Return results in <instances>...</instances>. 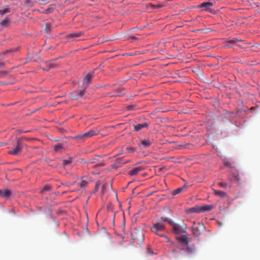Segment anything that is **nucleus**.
<instances>
[{"label": "nucleus", "mask_w": 260, "mask_h": 260, "mask_svg": "<svg viewBox=\"0 0 260 260\" xmlns=\"http://www.w3.org/2000/svg\"><path fill=\"white\" fill-rule=\"evenodd\" d=\"M215 206L213 205H203L202 206H196L194 207L189 208L186 210L188 213H201L212 210Z\"/></svg>", "instance_id": "obj_1"}, {"label": "nucleus", "mask_w": 260, "mask_h": 260, "mask_svg": "<svg viewBox=\"0 0 260 260\" xmlns=\"http://www.w3.org/2000/svg\"><path fill=\"white\" fill-rule=\"evenodd\" d=\"M151 230L152 232L161 237H164L167 239L168 242H170V239L167 236L163 234H159V232H161L165 230V225L164 224L160 223H156L151 228Z\"/></svg>", "instance_id": "obj_2"}, {"label": "nucleus", "mask_w": 260, "mask_h": 260, "mask_svg": "<svg viewBox=\"0 0 260 260\" xmlns=\"http://www.w3.org/2000/svg\"><path fill=\"white\" fill-rule=\"evenodd\" d=\"M132 237L134 240H137L138 242L141 243L143 241L144 235L142 230L137 228L134 229L132 232Z\"/></svg>", "instance_id": "obj_3"}, {"label": "nucleus", "mask_w": 260, "mask_h": 260, "mask_svg": "<svg viewBox=\"0 0 260 260\" xmlns=\"http://www.w3.org/2000/svg\"><path fill=\"white\" fill-rule=\"evenodd\" d=\"M99 134V132L98 131L94 130H90L89 131L85 133L84 134L81 135H78V136L74 137L75 139H81L82 140H84L86 139H88L93 136Z\"/></svg>", "instance_id": "obj_4"}, {"label": "nucleus", "mask_w": 260, "mask_h": 260, "mask_svg": "<svg viewBox=\"0 0 260 260\" xmlns=\"http://www.w3.org/2000/svg\"><path fill=\"white\" fill-rule=\"evenodd\" d=\"M22 146V142L19 140H17L16 145L14 148H12V149L9 151V154L11 155H18L21 152Z\"/></svg>", "instance_id": "obj_5"}, {"label": "nucleus", "mask_w": 260, "mask_h": 260, "mask_svg": "<svg viewBox=\"0 0 260 260\" xmlns=\"http://www.w3.org/2000/svg\"><path fill=\"white\" fill-rule=\"evenodd\" d=\"M214 5V3L210 2H204L201 3L200 5L197 6V8H201L203 11H211V8Z\"/></svg>", "instance_id": "obj_6"}, {"label": "nucleus", "mask_w": 260, "mask_h": 260, "mask_svg": "<svg viewBox=\"0 0 260 260\" xmlns=\"http://www.w3.org/2000/svg\"><path fill=\"white\" fill-rule=\"evenodd\" d=\"M93 72L88 73L83 79V85L86 88L91 82Z\"/></svg>", "instance_id": "obj_7"}, {"label": "nucleus", "mask_w": 260, "mask_h": 260, "mask_svg": "<svg viewBox=\"0 0 260 260\" xmlns=\"http://www.w3.org/2000/svg\"><path fill=\"white\" fill-rule=\"evenodd\" d=\"M228 180L232 183H235L236 182H237L239 184L242 182L239 175H236L234 173H232L229 176Z\"/></svg>", "instance_id": "obj_8"}, {"label": "nucleus", "mask_w": 260, "mask_h": 260, "mask_svg": "<svg viewBox=\"0 0 260 260\" xmlns=\"http://www.w3.org/2000/svg\"><path fill=\"white\" fill-rule=\"evenodd\" d=\"M85 93V89L82 90H76L70 93V97L73 100L77 99L82 97Z\"/></svg>", "instance_id": "obj_9"}, {"label": "nucleus", "mask_w": 260, "mask_h": 260, "mask_svg": "<svg viewBox=\"0 0 260 260\" xmlns=\"http://www.w3.org/2000/svg\"><path fill=\"white\" fill-rule=\"evenodd\" d=\"M199 226L192 228V234L194 236L199 237L201 233V229H204V225L202 223H198Z\"/></svg>", "instance_id": "obj_10"}, {"label": "nucleus", "mask_w": 260, "mask_h": 260, "mask_svg": "<svg viewBox=\"0 0 260 260\" xmlns=\"http://www.w3.org/2000/svg\"><path fill=\"white\" fill-rule=\"evenodd\" d=\"M171 225H172L173 231L175 233L179 234H180L181 232L185 233V231L184 230H183L181 229V226L178 224L175 223L172 221V224Z\"/></svg>", "instance_id": "obj_11"}, {"label": "nucleus", "mask_w": 260, "mask_h": 260, "mask_svg": "<svg viewBox=\"0 0 260 260\" xmlns=\"http://www.w3.org/2000/svg\"><path fill=\"white\" fill-rule=\"evenodd\" d=\"M151 144L152 141L148 139L142 140L141 142L139 144V145L141 149H144L149 147Z\"/></svg>", "instance_id": "obj_12"}, {"label": "nucleus", "mask_w": 260, "mask_h": 260, "mask_svg": "<svg viewBox=\"0 0 260 260\" xmlns=\"http://www.w3.org/2000/svg\"><path fill=\"white\" fill-rule=\"evenodd\" d=\"M177 240L182 245H188V238L186 235H182L177 236L176 237Z\"/></svg>", "instance_id": "obj_13"}, {"label": "nucleus", "mask_w": 260, "mask_h": 260, "mask_svg": "<svg viewBox=\"0 0 260 260\" xmlns=\"http://www.w3.org/2000/svg\"><path fill=\"white\" fill-rule=\"evenodd\" d=\"M129 162V160H126L123 158V157L118 158L115 162V165L116 167H120L123 165L126 164Z\"/></svg>", "instance_id": "obj_14"}, {"label": "nucleus", "mask_w": 260, "mask_h": 260, "mask_svg": "<svg viewBox=\"0 0 260 260\" xmlns=\"http://www.w3.org/2000/svg\"><path fill=\"white\" fill-rule=\"evenodd\" d=\"M11 191L9 189H0V197L8 199L11 196Z\"/></svg>", "instance_id": "obj_15"}, {"label": "nucleus", "mask_w": 260, "mask_h": 260, "mask_svg": "<svg viewBox=\"0 0 260 260\" xmlns=\"http://www.w3.org/2000/svg\"><path fill=\"white\" fill-rule=\"evenodd\" d=\"M143 170V168L142 167H136V168H134L131 171H129L128 172V174L129 175H130L131 176H135V175H137L139 172L142 171Z\"/></svg>", "instance_id": "obj_16"}, {"label": "nucleus", "mask_w": 260, "mask_h": 260, "mask_svg": "<svg viewBox=\"0 0 260 260\" xmlns=\"http://www.w3.org/2000/svg\"><path fill=\"white\" fill-rule=\"evenodd\" d=\"M149 125V124L147 122H144L143 123H139L138 124L134 125V130L135 131H139L141 129L145 127H147Z\"/></svg>", "instance_id": "obj_17"}, {"label": "nucleus", "mask_w": 260, "mask_h": 260, "mask_svg": "<svg viewBox=\"0 0 260 260\" xmlns=\"http://www.w3.org/2000/svg\"><path fill=\"white\" fill-rule=\"evenodd\" d=\"M213 193H214V195H215L216 196H218L221 198L225 197L226 195V193L225 192H224L223 191H221V190H219L213 189Z\"/></svg>", "instance_id": "obj_18"}, {"label": "nucleus", "mask_w": 260, "mask_h": 260, "mask_svg": "<svg viewBox=\"0 0 260 260\" xmlns=\"http://www.w3.org/2000/svg\"><path fill=\"white\" fill-rule=\"evenodd\" d=\"M73 160V158L72 157H70L68 159H64L62 161V165L63 167H66V166L70 165Z\"/></svg>", "instance_id": "obj_19"}, {"label": "nucleus", "mask_w": 260, "mask_h": 260, "mask_svg": "<svg viewBox=\"0 0 260 260\" xmlns=\"http://www.w3.org/2000/svg\"><path fill=\"white\" fill-rule=\"evenodd\" d=\"M63 148V145L61 144H57L54 146V150L55 152H60Z\"/></svg>", "instance_id": "obj_20"}, {"label": "nucleus", "mask_w": 260, "mask_h": 260, "mask_svg": "<svg viewBox=\"0 0 260 260\" xmlns=\"http://www.w3.org/2000/svg\"><path fill=\"white\" fill-rule=\"evenodd\" d=\"M185 188V187L184 186H183V187H179L178 188H177L176 189H175V190H174L173 192H172V195L173 196H175L177 194H179L180 193V192H181L183 189H184Z\"/></svg>", "instance_id": "obj_21"}, {"label": "nucleus", "mask_w": 260, "mask_h": 260, "mask_svg": "<svg viewBox=\"0 0 260 260\" xmlns=\"http://www.w3.org/2000/svg\"><path fill=\"white\" fill-rule=\"evenodd\" d=\"M82 35L81 32L72 33L68 35L69 38H76L80 37Z\"/></svg>", "instance_id": "obj_22"}, {"label": "nucleus", "mask_w": 260, "mask_h": 260, "mask_svg": "<svg viewBox=\"0 0 260 260\" xmlns=\"http://www.w3.org/2000/svg\"><path fill=\"white\" fill-rule=\"evenodd\" d=\"M9 23V19L8 17H6L5 19H4L1 22V24L4 26H7Z\"/></svg>", "instance_id": "obj_23"}, {"label": "nucleus", "mask_w": 260, "mask_h": 260, "mask_svg": "<svg viewBox=\"0 0 260 260\" xmlns=\"http://www.w3.org/2000/svg\"><path fill=\"white\" fill-rule=\"evenodd\" d=\"M10 12V9L8 8H6L4 10H0V14L2 15H4L7 13H9Z\"/></svg>", "instance_id": "obj_24"}, {"label": "nucleus", "mask_w": 260, "mask_h": 260, "mask_svg": "<svg viewBox=\"0 0 260 260\" xmlns=\"http://www.w3.org/2000/svg\"><path fill=\"white\" fill-rule=\"evenodd\" d=\"M159 220L162 221H168L169 223V224H172V220L169 219L167 217H161Z\"/></svg>", "instance_id": "obj_25"}, {"label": "nucleus", "mask_w": 260, "mask_h": 260, "mask_svg": "<svg viewBox=\"0 0 260 260\" xmlns=\"http://www.w3.org/2000/svg\"><path fill=\"white\" fill-rule=\"evenodd\" d=\"M88 184V182L85 180H82L81 182L80 183V186L81 187H85Z\"/></svg>", "instance_id": "obj_26"}, {"label": "nucleus", "mask_w": 260, "mask_h": 260, "mask_svg": "<svg viewBox=\"0 0 260 260\" xmlns=\"http://www.w3.org/2000/svg\"><path fill=\"white\" fill-rule=\"evenodd\" d=\"M219 186L222 188H226L228 186V184L226 182H220L218 183Z\"/></svg>", "instance_id": "obj_27"}, {"label": "nucleus", "mask_w": 260, "mask_h": 260, "mask_svg": "<svg viewBox=\"0 0 260 260\" xmlns=\"http://www.w3.org/2000/svg\"><path fill=\"white\" fill-rule=\"evenodd\" d=\"M126 150L129 153H133L136 151V148L134 147H128L126 148Z\"/></svg>", "instance_id": "obj_28"}, {"label": "nucleus", "mask_w": 260, "mask_h": 260, "mask_svg": "<svg viewBox=\"0 0 260 260\" xmlns=\"http://www.w3.org/2000/svg\"><path fill=\"white\" fill-rule=\"evenodd\" d=\"M227 43L236 44V40H235V38H234L233 39L229 40L228 41Z\"/></svg>", "instance_id": "obj_29"}, {"label": "nucleus", "mask_w": 260, "mask_h": 260, "mask_svg": "<svg viewBox=\"0 0 260 260\" xmlns=\"http://www.w3.org/2000/svg\"><path fill=\"white\" fill-rule=\"evenodd\" d=\"M50 30V25L49 24H46V32L48 33Z\"/></svg>", "instance_id": "obj_30"}, {"label": "nucleus", "mask_w": 260, "mask_h": 260, "mask_svg": "<svg viewBox=\"0 0 260 260\" xmlns=\"http://www.w3.org/2000/svg\"><path fill=\"white\" fill-rule=\"evenodd\" d=\"M51 188V186H49V185H46L44 187V188L42 189V191H47V190H50Z\"/></svg>", "instance_id": "obj_31"}, {"label": "nucleus", "mask_w": 260, "mask_h": 260, "mask_svg": "<svg viewBox=\"0 0 260 260\" xmlns=\"http://www.w3.org/2000/svg\"><path fill=\"white\" fill-rule=\"evenodd\" d=\"M224 166L225 167H228L230 168H232L233 167L231 165V164L228 161H225L224 162Z\"/></svg>", "instance_id": "obj_32"}, {"label": "nucleus", "mask_w": 260, "mask_h": 260, "mask_svg": "<svg viewBox=\"0 0 260 260\" xmlns=\"http://www.w3.org/2000/svg\"><path fill=\"white\" fill-rule=\"evenodd\" d=\"M6 75V73L4 72H2L0 73V78H2L4 77Z\"/></svg>", "instance_id": "obj_33"}, {"label": "nucleus", "mask_w": 260, "mask_h": 260, "mask_svg": "<svg viewBox=\"0 0 260 260\" xmlns=\"http://www.w3.org/2000/svg\"><path fill=\"white\" fill-rule=\"evenodd\" d=\"M105 163L104 162H101L100 164H99L98 165H97L99 167H104L105 166Z\"/></svg>", "instance_id": "obj_34"}, {"label": "nucleus", "mask_w": 260, "mask_h": 260, "mask_svg": "<svg viewBox=\"0 0 260 260\" xmlns=\"http://www.w3.org/2000/svg\"><path fill=\"white\" fill-rule=\"evenodd\" d=\"M54 64L53 63H50L49 64V68L47 69L48 70L49 69L52 68L54 67Z\"/></svg>", "instance_id": "obj_35"}, {"label": "nucleus", "mask_w": 260, "mask_h": 260, "mask_svg": "<svg viewBox=\"0 0 260 260\" xmlns=\"http://www.w3.org/2000/svg\"><path fill=\"white\" fill-rule=\"evenodd\" d=\"M235 40H236V43L238 42V41H242L241 40H240V39H238V38H235Z\"/></svg>", "instance_id": "obj_36"}, {"label": "nucleus", "mask_w": 260, "mask_h": 260, "mask_svg": "<svg viewBox=\"0 0 260 260\" xmlns=\"http://www.w3.org/2000/svg\"><path fill=\"white\" fill-rule=\"evenodd\" d=\"M122 153H123V151H121L119 152L117 154V155L118 156V155H121V154H122Z\"/></svg>", "instance_id": "obj_37"}, {"label": "nucleus", "mask_w": 260, "mask_h": 260, "mask_svg": "<svg viewBox=\"0 0 260 260\" xmlns=\"http://www.w3.org/2000/svg\"><path fill=\"white\" fill-rule=\"evenodd\" d=\"M128 109V110H132L133 109V106H129Z\"/></svg>", "instance_id": "obj_38"}, {"label": "nucleus", "mask_w": 260, "mask_h": 260, "mask_svg": "<svg viewBox=\"0 0 260 260\" xmlns=\"http://www.w3.org/2000/svg\"><path fill=\"white\" fill-rule=\"evenodd\" d=\"M98 183H96V184H95V188L96 189V190H98Z\"/></svg>", "instance_id": "obj_39"}, {"label": "nucleus", "mask_w": 260, "mask_h": 260, "mask_svg": "<svg viewBox=\"0 0 260 260\" xmlns=\"http://www.w3.org/2000/svg\"><path fill=\"white\" fill-rule=\"evenodd\" d=\"M132 38V39H133V40H135V39H137V38H136V37H134V36L132 37V38Z\"/></svg>", "instance_id": "obj_40"}, {"label": "nucleus", "mask_w": 260, "mask_h": 260, "mask_svg": "<svg viewBox=\"0 0 260 260\" xmlns=\"http://www.w3.org/2000/svg\"><path fill=\"white\" fill-rule=\"evenodd\" d=\"M172 252H173L174 254H175V253H176V250H172Z\"/></svg>", "instance_id": "obj_41"}, {"label": "nucleus", "mask_w": 260, "mask_h": 260, "mask_svg": "<svg viewBox=\"0 0 260 260\" xmlns=\"http://www.w3.org/2000/svg\"><path fill=\"white\" fill-rule=\"evenodd\" d=\"M225 47H230V46H229V45H228V44H226V45H225Z\"/></svg>", "instance_id": "obj_42"}, {"label": "nucleus", "mask_w": 260, "mask_h": 260, "mask_svg": "<svg viewBox=\"0 0 260 260\" xmlns=\"http://www.w3.org/2000/svg\"><path fill=\"white\" fill-rule=\"evenodd\" d=\"M8 52H9V51H6L5 53L6 54V53H7Z\"/></svg>", "instance_id": "obj_43"}]
</instances>
